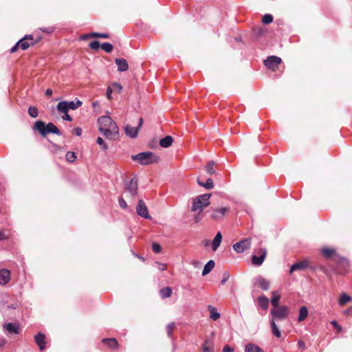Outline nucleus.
I'll list each match as a JSON object with an SVG mask.
<instances>
[{"label":"nucleus","mask_w":352,"mask_h":352,"mask_svg":"<svg viewBox=\"0 0 352 352\" xmlns=\"http://www.w3.org/2000/svg\"><path fill=\"white\" fill-rule=\"evenodd\" d=\"M99 131L107 138L116 140L119 137V129L116 123L108 116L98 119Z\"/></svg>","instance_id":"f257e3e1"},{"label":"nucleus","mask_w":352,"mask_h":352,"mask_svg":"<svg viewBox=\"0 0 352 352\" xmlns=\"http://www.w3.org/2000/svg\"><path fill=\"white\" fill-rule=\"evenodd\" d=\"M210 194H204L197 196L192 200L191 211L197 212L200 210V212H202L204 208L210 205Z\"/></svg>","instance_id":"f03ea898"},{"label":"nucleus","mask_w":352,"mask_h":352,"mask_svg":"<svg viewBox=\"0 0 352 352\" xmlns=\"http://www.w3.org/2000/svg\"><path fill=\"white\" fill-rule=\"evenodd\" d=\"M132 157L142 165H147L159 161V157L151 152L140 153Z\"/></svg>","instance_id":"7ed1b4c3"},{"label":"nucleus","mask_w":352,"mask_h":352,"mask_svg":"<svg viewBox=\"0 0 352 352\" xmlns=\"http://www.w3.org/2000/svg\"><path fill=\"white\" fill-rule=\"evenodd\" d=\"M271 314L273 317L272 320H283L289 314V309L287 306H280L273 308L271 310Z\"/></svg>","instance_id":"20e7f679"},{"label":"nucleus","mask_w":352,"mask_h":352,"mask_svg":"<svg viewBox=\"0 0 352 352\" xmlns=\"http://www.w3.org/2000/svg\"><path fill=\"white\" fill-rule=\"evenodd\" d=\"M251 245V239L246 238L233 245L234 250L237 253H242L249 249Z\"/></svg>","instance_id":"39448f33"},{"label":"nucleus","mask_w":352,"mask_h":352,"mask_svg":"<svg viewBox=\"0 0 352 352\" xmlns=\"http://www.w3.org/2000/svg\"><path fill=\"white\" fill-rule=\"evenodd\" d=\"M280 63L281 58L276 56H270L264 61L265 65L272 70L278 68Z\"/></svg>","instance_id":"423d86ee"},{"label":"nucleus","mask_w":352,"mask_h":352,"mask_svg":"<svg viewBox=\"0 0 352 352\" xmlns=\"http://www.w3.org/2000/svg\"><path fill=\"white\" fill-rule=\"evenodd\" d=\"M230 211L229 207H223L220 208H211L210 212H211V217L214 220H219L222 219L226 213Z\"/></svg>","instance_id":"0eeeda50"},{"label":"nucleus","mask_w":352,"mask_h":352,"mask_svg":"<svg viewBox=\"0 0 352 352\" xmlns=\"http://www.w3.org/2000/svg\"><path fill=\"white\" fill-rule=\"evenodd\" d=\"M125 190L128 192L131 197H135L138 193V179L136 177L132 178L127 184Z\"/></svg>","instance_id":"6e6552de"},{"label":"nucleus","mask_w":352,"mask_h":352,"mask_svg":"<svg viewBox=\"0 0 352 352\" xmlns=\"http://www.w3.org/2000/svg\"><path fill=\"white\" fill-rule=\"evenodd\" d=\"M136 211L138 215L145 219H151V216L148 214L147 207L142 199H139L138 206L136 207Z\"/></svg>","instance_id":"1a4fd4ad"},{"label":"nucleus","mask_w":352,"mask_h":352,"mask_svg":"<svg viewBox=\"0 0 352 352\" xmlns=\"http://www.w3.org/2000/svg\"><path fill=\"white\" fill-rule=\"evenodd\" d=\"M258 253L260 254L259 256H257L256 255H253L252 257V264L254 265H261L266 256L267 254V250L264 248H261L258 250Z\"/></svg>","instance_id":"9d476101"},{"label":"nucleus","mask_w":352,"mask_h":352,"mask_svg":"<svg viewBox=\"0 0 352 352\" xmlns=\"http://www.w3.org/2000/svg\"><path fill=\"white\" fill-rule=\"evenodd\" d=\"M10 280V272L7 269L0 270V285H6Z\"/></svg>","instance_id":"9b49d317"},{"label":"nucleus","mask_w":352,"mask_h":352,"mask_svg":"<svg viewBox=\"0 0 352 352\" xmlns=\"http://www.w3.org/2000/svg\"><path fill=\"white\" fill-rule=\"evenodd\" d=\"M3 329L9 333H19V324L15 322H9L3 325Z\"/></svg>","instance_id":"f8f14e48"},{"label":"nucleus","mask_w":352,"mask_h":352,"mask_svg":"<svg viewBox=\"0 0 352 352\" xmlns=\"http://www.w3.org/2000/svg\"><path fill=\"white\" fill-rule=\"evenodd\" d=\"M34 340L41 351H43L45 349V336L43 333H39L36 335L34 336Z\"/></svg>","instance_id":"ddd939ff"},{"label":"nucleus","mask_w":352,"mask_h":352,"mask_svg":"<svg viewBox=\"0 0 352 352\" xmlns=\"http://www.w3.org/2000/svg\"><path fill=\"white\" fill-rule=\"evenodd\" d=\"M307 265L308 262L306 261L296 263L291 267L289 272L292 274L297 270H303L307 267Z\"/></svg>","instance_id":"4468645a"},{"label":"nucleus","mask_w":352,"mask_h":352,"mask_svg":"<svg viewBox=\"0 0 352 352\" xmlns=\"http://www.w3.org/2000/svg\"><path fill=\"white\" fill-rule=\"evenodd\" d=\"M115 62L119 72H125L128 69L129 65L126 60L124 58H116Z\"/></svg>","instance_id":"2eb2a0df"},{"label":"nucleus","mask_w":352,"mask_h":352,"mask_svg":"<svg viewBox=\"0 0 352 352\" xmlns=\"http://www.w3.org/2000/svg\"><path fill=\"white\" fill-rule=\"evenodd\" d=\"M124 131L126 135L131 138H135L138 133V128L131 126L129 124L126 125L124 127Z\"/></svg>","instance_id":"dca6fc26"},{"label":"nucleus","mask_w":352,"mask_h":352,"mask_svg":"<svg viewBox=\"0 0 352 352\" xmlns=\"http://www.w3.org/2000/svg\"><path fill=\"white\" fill-rule=\"evenodd\" d=\"M34 129L37 130L42 136H45L46 124L41 120H38L34 123Z\"/></svg>","instance_id":"f3484780"},{"label":"nucleus","mask_w":352,"mask_h":352,"mask_svg":"<svg viewBox=\"0 0 352 352\" xmlns=\"http://www.w3.org/2000/svg\"><path fill=\"white\" fill-rule=\"evenodd\" d=\"M47 133H54L58 135H60L61 133L60 130L58 129L57 126H56L53 123H48L46 124V129H45V135Z\"/></svg>","instance_id":"a211bd4d"},{"label":"nucleus","mask_w":352,"mask_h":352,"mask_svg":"<svg viewBox=\"0 0 352 352\" xmlns=\"http://www.w3.org/2000/svg\"><path fill=\"white\" fill-rule=\"evenodd\" d=\"M28 39L32 41L33 39L32 36L27 35L19 41H18V45H19L20 48L23 50L28 49L30 45V43L27 41Z\"/></svg>","instance_id":"6ab92c4d"},{"label":"nucleus","mask_w":352,"mask_h":352,"mask_svg":"<svg viewBox=\"0 0 352 352\" xmlns=\"http://www.w3.org/2000/svg\"><path fill=\"white\" fill-rule=\"evenodd\" d=\"M222 239V236L220 232H218L214 236V239L212 243V248L213 251H216L217 248L219 247Z\"/></svg>","instance_id":"aec40b11"},{"label":"nucleus","mask_w":352,"mask_h":352,"mask_svg":"<svg viewBox=\"0 0 352 352\" xmlns=\"http://www.w3.org/2000/svg\"><path fill=\"white\" fill-rule=\"evenodd\" d=\"M245 352H264L258 345L252 343L248 344L245 348Z\"/></svg>","instance_id":"412c9836"},{"label":"nucleus","mask_w":352,"mask_h":352,"mask_svg":"<svg viewBox=\"0 0 352 352\" xmlns=\"http://www.w3.org/2000/svg\"><path fill=\"white\" fill-rule=\"evenodd\" d=\"M208 310L210 312V318L213 320H217L220 318V314L217 309L212 305H208Z\"/></svg>","instance_id":"4be33fe9"},{"label":"nucleus","mask_w":352,"mask_h":352,"mask_svg":"<svg viewBox=\"0 0 352 352\" xmlns=\"http://www.w3.org/2000/svg\"><path fill=\"white\" fill-rule=\"evenodd\" d=\"M173 138L170 135H167L160 141V145L163 148H168L173 144Z\"/></svg>","instance_id":"5701e85b"},{"label":"nucleus","mask_w":352,"mask_h":352,"mask_svg":"<svg viewBox=\"0 0 352 352\" xmlns=\"http://www.w3.org/2000/svg\"><path fill=\"white\" fill-rule=\"evenodd\" d=\"M272 297L271 298V303L273 305L274 308L280 307L278 305V302H279V300L280 298V295L276 291L272 292Z\"/></svg>","instance_id":"b1692460"},{"label":"nucleus","mask_w":352,"mask_h":352,"mask_svg":"<svg viewBox=\"0 0 352 352\" xmlns=\"http://www.w3.org/2000/svg\"><path fill=\"white\" fill-rule=\"evenodd\" d=\"M214 265H215V263H214V261H212V260L209 261L204 265V270L202 271V275L206 276L208 274H209L212 271V270L214 268Z\"/></svg>","instance_id":"393cba45"},{"label":"nucleus","mask_w":352,"mask_h":352,"mask_svg":"<svg viewBox=\"0 0 352 352\" xmlns=\"http://www.w3.org/2000/svg\"><path fill=\"white\" fill-rule=\"evenodd\" d=\"M56 109L59 113H67L69 111L67 101H61L58 103Z\"/></svg>","instance_id":"a878e982"},{"label":"nucleus","mask_w":352,"mask_h":352,"mask_svg":"<svg viewBox=\"0 0 352 352\" xmlns=\"http://www.w3.org/2000/svg\"><path fill=\"white\" fill-rule=\"evenodd\" d=\"M308 316V309L306 307L302 306L300 308L299 316L298 318V322L304 321Z\"/></svg>","instance_id":"bb28decb"},{"label":"nucleus","mask_w":352,"mask_h":352,"mask_svg":"<svg viewBox=\"0 0 352 352\" xmlns=\"http://www.w3.org/2000/svg\"><path fill=\"white\" fill-rule=\"evenodd\" d=\"M259 306L263 309H267L269 305V299L265 296H259L258 299Z\"/></svg>","instance_id":"cd10ccee"},{"label":"nucleus","mask_w":352,"mask_h":352,"mask_svg":"<svg viewBox=\"0 0 352 352\" xmlns=\"http://www.w3.org/2000/svg\"><path fill=\"white\" fill-rule=\"evenodd\" d=\"M257 284L263 290H267L270 287V282L262 277L258 278Z\"/></svg>","instance_id":"c85d7f7f"},{"label":"nucleus","mask_w":352,"mask_h":352,"mask_svg":"<svg viewBox=\"0 0 352 352\" xmlns=\"http://www.w3.org/2000/svg\"><path fill=\"white\" fill-rule=\"evenodd\" d=\"M351 300V296L347 295L345 293H342L339 298L338 303L340 306H343L347 302H350Z\"/></svg>","instance_id":"c756f323"},{"label":"nucleus","mask_w":352,"mask_h":352,"mask_svg":"<svg viewBox=\"0 0 352 352\" xmlns=\"http://www.w3.org/2000/svg\"><path fill=\"white\" fill-rule=\"evenodd\" d=\"M172 294V289L169 287H166L165 288H163L160 289V295L162 298H166L171 296Z\"/></svg>","instance_id":"7c9ffc66"},{"label":"nucleus","mask_w":352,"mask_h":352,"mask_svg":"<svg viewBox=\"0 0 352 352\" xmlns=\"http://www.w3.org/2000/svg\"><path fill=\"white\" fill-rule=\"evenodd\" d=\"M82 104V102L79 100H76V101H70V102L67 101V105H68L69 110V109H72V110L77 109L78 107H81Z\"/></svg>","instance_id":"2f4dec72"},{"label":"nucleus","mask_w":352,"mask_h":352,"mask_svg":"<svg viewBox=\"0 0 352 352\" xmlns=\"http://www.w3.org/2000/svg\"><path fill=\"white\" fill-rule=\"evenodd\" d=\"M102 342L111 348H115L118 346V342L115 338H104L102 340Z\"/></svg>","instance_id":"473e14b6"},{"label":"nucleus","mask_w":352,"mask_h":352,"mask_svg":"<svg viewBox=\"0 0 352 352\" xmlns=\"http://www.w3.org/2000/svg\"><path fill=\"white\" fill-rule=\"evenodd\" d=\"M270 324H271L272 331L273 335L274 336H276V338H280L281 333H280V331L278 330V329L275 323V321L274 320H272Z\"/></svg>","instance_id":"72a5a7b5"},{"label":"nucleus","mask_w":352,"mask_h":352,"mask_svg":"<svg viewBox=\"0 0 352 352\" xmlns=\"http://www.w3.org/2000/svg\"><path fill=\"white\" fill-rule=\"evenodd\" d=\"M66 160L69 162H73L76 159V155L74 152L68 151L65 155Z\"/></svg>","instance_id":"f704fd0d"},{"label":"nucleus","mask_w":352,"mask_h":352,"mask_svg":"<svg viewBox=\"0 0 352 352\" xmlns=\"http://www.w3.org/2000/svg\"><path fill=\"white\" fill-rule=\"evenodd\" d=\"M214 162L211 161L206 166V170L208 174L213 175L215 173V170L214 169Z\"/></svg>","instance_id":"c9c22d12"},{"label":"nucleus","mask_w":352,"mask_h":352,"mask_svg":"<svg viewBox=\"0 0 352 352\" xmlns=\"http://www.w3.org/2000/svg\"><path fill=\"white\" fill-rule=\"evenodd\" d=\"M28 114L32 118H36L38 115V109L35 107H30L28 109Z\"/></svg>","instance_id":"e433bc0d"},{"label":"nucleus","mask_w":352,"mask_h":352,"mask_svg":"<svg viewBox=\"0 0 352 352\" xmlns=\"http://www.w3.org/2000/svg\"><path fill=\"white\" fill-rule=\"evenodd\" d=\"M321 251L323 255L327 258L330 257L335 253L334 250L331 248H322Z\"/></svg>","instance_id":"4c0bfd02"},{"label":"nucleus","mask_w":352,"mask_h":352,"mask_svg":"<svg viewBox=\"0 0 352 352\" xmlns=\"http://www.w3.org/2000/svg\"><path fill=\"white\" fill-rule=\"evenodd\" d=\"M273 21V16L270 14H266L263 16L262 22L265 24H269Z\"/></svg>","instance_id":"58836bf2"},{"label":"nucleus","mask_w":352,"mask_h":352,"mask_svg":"<svg viewBox=\"0 0 352 352\" xmlns=\"http://www.w3.org/2000/svg\"><path fill=\"white\" fill-rule=\"evenodd\" d=\"M202 187H204L206 189H211L214 187V183L212 179L209 178L206 180V182L203 183Z\"/></svg>","instance_id":"ea45409f"},{"label":"nucleus","mask_w":352,"mask_h":352,"mask_svg":"<svg viewBox=\"0 0 352 352\" xmlns=\"http://www.w3.org/2000/svg\"><path fill=\"white\" fill-rule=\"evenodd\" d=\"M101 48L107 52H111L113 50V45L109 43H104L101 45Z\"/></svg>","instance_id":"a19ab883"},{"label":"nucleus","mask_w":352,"mask_h":352,"mask_svg":"<svg viewBox=\"0 0 352 352\" xmlns=\"http://www.w3.org/2000/svg\"><path fill=\"white\" fill-rule=\"evenodd\" d=\"M90 35L92 37H95V38H108L109 37L108 34H104V33L101 34V33H98V32H93V33H91Z\"/></svg>","instance_id":"79ce46f5"},{"label":"nucleus","mask_w":352,"mask_h":352,"mask_svg":"<svg viewBox=\"0 0 352 352\" xmlns=\"http://www.w3.org/2000/svg\"><path fill=\"white\" fill-rule=\"evenodd\" d=\"M96 142L97 144H98L100 146H102V148L104 149V150H107L108 146L107 145V144L104 142V140H102V138L100 137H98L96 140Z\"/></svg>","instance_id":"37998d69"},{"label":"nucleus","mask_w":352,"mask_h":352,"mask_svg":"<svg viewBox=\"0 0 352 352\" xmlns=\"http://www.w3.org/2000/svg\"><path fill=\"white\" fill-rule=\"evenodd\" d=\"M9 238V232L6 230L0 232V241L6 240Z\"/></svg>","instance_id":"c03bdc74"},{"label":"nucleus","mask_w":352,"mask_h":352,"mask_svg":"<svg viewBox=\"0 0 352 352\" xmlns=\"http://www.w3.org/2000/svg\"><path fill=\"white\" fill-rule=\"evenodd\" d=\"M175 324L174 322H171L166 326L167 333L168 336H170L172 331L175 329Z\"/></svg>","instance_id":"a18cd8bd"},{"label":"nucleus","mask_w":352,"mask_h":352,"mask_svg":"<svg viewBox=\"0 0 352 352\" xmlns=\"http://www.w3.org/2000/svg\"><path fill=\"white\" fill-rule=\"evenodd\" d=\"M152 249H153V252H155L156 253H159L162 250L160 245L157 243H153L152 244Z\"/></svg>","instance_id":"49530a36"},{"label":"nucleus","mask_w":352,"mask_h":352,"mask_svg":"<svg viewBox=\"0 0 352 352\" xmlns=\"http://www.w3.org/2000/svg\"><path fill=\"white\" fill-rule=\"evenodd\" d=\"M89 47L93 50H98L100 47V43L98 41H94L89 43Z\"/></svg>","instance_id":"de8ad7c7"},{"label":"nucleus","mask_w":352,"mask_h":352,"mask_svg":"<svg viewBox=\"0 0 352 352\" xmlns=\"http://www.w3.org/2000/svg\"><path fill=\"white\" fill-rule=\"evenodd\" d=\"M119 204H120V206L122 208H126L127 207V204H126V201L122 198H120Z\"/></svg>","instance_id":"09e8293b"},{"label":"nucleus","mask_w":352,"mask_h":352,"mask_svg":"<svg viewBox=\"0 0 352 352\" xmlns=\"http://www.w3.org/2000/svg\"><path fill=\"white\" fill-rule=\"evenodd\" d=\"M208 341H206L205 344L203 346V352H213L212 350H210L209 346H208Z\"/></svg>","instance_id":"8fccbe9b"},{"label":"nucleus","mask_w":352,"mask_h":352,"mask_svg":"<svg viewBox=\"0 0 352 352\" xmlns=\"http://www.w3.org/2000/svg\"><path fill=\"white\" fill-rule=\"evenodd\" d=\"M331 324L338 331H340L342 328L338 324V322L336 320H333L331 322Z\"/></svg>","instance_id":"3c124183"},{"label":"nucleus","mask_w":352,"mask_h":352,"mask_svg":"<svg viewBox=\"0 0 352 352\" xmlns=\"http://www.w3.org/2000/svg\"><path fill=\"white\" fill-rule=\"evenodd\" d=\"M64 115L63 116L62 118L65 120H67V121H69L71 122L72 120V117L68 114V112L67 113H63Z\"/></svg>","instance_id":"603ef678"},{"label":"nucleus","mask_w":352,"mask_h":352,"mask_svg":"<svg viewBox=\"0 0 352 352\" xmlns=\"http://www.w3.org/2000/svg\"><path fill=\"white\" fill-rule=\"evenodd\" d=\"M229 278V274L228 272H225L223 274V278L222 279V280L221 281V284L223 285L225 284V283L228 280Z\"/></svg>","instance_id":"864d4df0"},{"label":"nucleus","mask_w":352,"mask_h":352,"mask_svg":"<svg viewBox=\"0 0 352 352\" xmlns=\"http://www.w3.org/2000/svg\"><path fill=\"white\" fill-rule=\"evenodd\" d=\"M234 349L231 348L229 345H226L223 347V352H233Z\"/></svg>","instance_id":"5fc2aeb1"},{"label":"nucleus","mask_w":352,"mask_h":352,"mask_svg":"<svg viewBox=\"0 0 352 352\" xmlns=\"http://www.w3.org/2000/svg\"><path fill=\"white\" fill-rule=\"evenodd\" d=\"M201 212H200V210H199V212L195 216L194 219L196 223H198L199 221H201Z\"/></svg>","instance_id":"6e6d98bb"},{"label":"nucleus","mask_w":352,"mask_h":352,"mask_svg":"<svg viewBox=\"0 0 352 352\" xmlns=\"http://www.w3.org/2000/svg\"><path fill=\"white\" fill-rule=\"evenodd\" d=\"M113 87L118 90V92H120L122 89V87L118 83H114Z\"/></svg>","instance_id":"4d7b16f0"},{"label":"nucleus","mask_w":352,"mask_h":352,"mask_svg":"<svg viewBox=\"0 0 352 352\" xmlns=\"http://www.w3.org/2000/svg\"><path fill=\"white\" fill-rule=\"evenodd\" d=\"M74 133L77 136H80L82 134V130L80 128L77 127L74 129Z\"/></svg>","instance_id":"13d9d810"},{"label":"nucleus","mask_w":352,"mask_h":352,"mask_svg":"<svg viewBox=\"0 0 352 352\" xmlns=\"http://www.w3.org/2000/svg\"><path fill=\"white\" fill-rule=\"evenodd\" d=\"M111 94H112V89L110 87H109L107 88V94H107V97L108 99L111 98Z\"/></svg>","instance_id":"bf43d9fd"},{"label":"nucleus","mask_w":352,"mask_h":352,"mask_svg":"<svg viewBox=\"0 0 352 352\" xmlns=\"http://www.w3.org/2000/svg\"><path fill=\"white\" fill-rule=\"evenodd\" d=\"M298 345L299 348H300L302 350H304L305 348V344L303 341H301V340L298 341Z\"/></svg>","instance_id":"052dcab7"},{"label":"nucleus","mask_w":352,"mask_h":352,"mask_svg":"<svg viewBox=\"0 0 352 352\" xmlns=\"http://www.w3.org/2000/svg\"><path fill=\"white\" fill-rule=\"evenodd\" d=\"M157 265H158V267L160 270L162 271H164L166 269V264H164V263H157Z\"/></svg>","instance_id":"680f3d73"},{"label":"nucleus","mask_w":352,"mask_h":352,"mask_svg":"<svg viewBox=\"0 0 352 352\" xmlns=\"http://www.w3.org/2000/svg\"><path fill=\"white\" fill-rule=\"evenodd\" d=\"M43 32H46L47 33H52L54 30L52 28H43L41 29Z\"/></svg>","instance_id":"e2e57ef3"},{"label":"nucleus","mask_w":352,"mask_h":352,"mask_svg":"<svg viewBox=\"0 0 352 352\" xmlns=\"http://www.w3.org/2000/svg\"><path fill=\"white\" fill-rule=\"evenodd\" d=\"M265 32V30L263 28H259V30L256 32V34L258 36H261V35L263 34Z\"/></svg>","instance_id":"0e129e2a"},{"label":"nucleus","mask_w":352,"mask_h":352,"mask_svg":"<svg viewBox=\"0 0 352 352\" xmlns=\"http://www.w3.org/2000/svg\"><path fill=\"white\" fill-rule=\"evenodd\" d=\"M17 48H20L19 45H18V43L13 47L11 48L10 52L13 53L16 52Z\"/></svg>","instance_id":"69168bd1"},{"label":"nucleus","mask_w":352,"mask_h":352,"mask_svg":"<svg viewBox=\"0 0 352 352\" xmlns=\"http://www.w3.org/2000/svg\"><path fill=\"white\" fill-rule=\"evenodd\" d=\"M53 94V91L51 89H47L45 91V94L47 96H51Z\"/></svg>","instance_id":"338daca9"},{"label":"nucleus","mask_w":352,"mask_h":352,"mask_svg":"<svg viewBox=\"0 0 352 352\" xmlns=\"http://www.w3.org/2000/svg\"><path fill=\"white\" fill-rule=\"evenodd\" d=\"M344 314H346V315L351 314H352V307H349V309L345 310L344 311Z\"/></svg>","instance_id":"774afa93"}]
</instances>
